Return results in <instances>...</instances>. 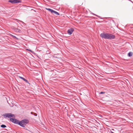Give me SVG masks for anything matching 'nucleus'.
I'll return each instance as SVG.
<instances>
[{"mask_svg": "<svg viewBox=\"0 0 133 133\" xmlns=\"http://www.w3.org/2000/svg\"><path fill=\"white\" fill-rule=\"evenodd\" d=\"M100 36L102 38L107 39H114L115 38L114 35L108 33H102L100 35Z\"/></svg>", "mask_w": 133, "mask_h": 133, "instance_id": "nucleus-1", "label": "nucleus"}, {"mask_svg": "<svg viewBox=\"0 0 133 133\" xmlns=\"http://www.w3.org/2000/svg\"><path fill=\"white\" fill-rule=\"evenodd\" d=\"M28 122L29 121L28 120L25 119L19 122L18 124L22 127H24L25 125L28 123Z\"/></svg>", "mask_w": 133, "mask_h": 133, "instance_id": "nucleus-2", "label": "nucleus"}, {"mask_svg": "<svg viewBox=\"0 0 133 133\" xmlns=\"http://www.w3.org/2000/svg\"><path fill=\"white\" fill-rule=\"evenodd\" d=\"M5 118L8 117L10 118L11 117L13 118H15V116L14 115L11 114V113H6L5 114L3 115Z\"/></svg>", "mask_w": 133, "mask_h": 133, "instance_id": "nucleus-3", "label": "nucleus"}, {"mask_svg": "<svg viewBox=\"0 0 133 133\" xmlns=\"http://www.w3.org/2000/svg\"><path fill=\"white\" fill-rule=\"evenodd\" d=\"M21 2L20 0H10L9 2H10L13 3H19Z\"/></svg>", "mask_w": 133, "mask_h": 133, "instance_id": "nucleus-4", "label": "nucleus"}, {"mask_svg": "<svg viewBox=\"0 0 133 133\" xmlns=\"http://www.w3.org/2000/svg\"><path fill=\"white\" fill-rule=\"evenodd\" d=\"M10 120L11 121L15 123H18L19 122L16 119L14 118H10Z\"/></svg>", "mask_w": 133, "mask_h": 133, "instance_id": "nucleus-5", "label": "nucleus"}, {"mask_svg": "<svg viewBox=\"0 0 133 133\" xmlns=\"http://www.w3.org/2000/svg\"><path fill=\"white\" fill-rule=\"evenodd\" d=\"M74 31V29L72 28H71L68 30L67 31L69 35H71L72 33Z\"/></svg>", "mask_w": 133, "mask_h": 133, "instance_id": "nucleus-6", "label": "nucleus"}, {"mask_svg": "<svg viewBox=\"0 0 133 133\" xmlns=\"http://www.w3.org/2000/svg\"><path fill=\"white\" fill-rule=\"evenodd\" d=\"M46 9L47 10H48L50 12L52 13H53V12H54V10H52L51 9H49V8H46Z\"/></svg>", "mask_w": 133, "mask_h": 133, "instance_id": "nucleus-7", "label": "nucleus"}, {"mask_svg": "<svg viewBox=\"0 0 133 133\" xmlns=\"http://www.w3.org/2000/svg\"><path fill=\"white\" fill-rule=\"evenodd\" d=\"M14 30L16 32H19L20 31L19 29H17V28H15Z\"/></svg>", "mask_w": 133, "mask_h": 133, "instance_id": "nucleus-8", "label": "nucleus"}, {"mask_svg": "<svg viewBox=\"0 0 133 133\" xmlns=\"http://www.w3.org/2000/svg\"><path fill=\"white\" fill-rule=\"evenodd\" d=\"M53 13H54L56 15H59V14L58 12H57L56 11H54V12H53Z\"/></svg>", "mask_w": 133, "mask_h": 133, "instance_id": "nucleus-9", "label": "nucleus"}, {"mask_svg": "<svg viewBox=\"0 0 133 133\" xmlns=\"http://www.w3.org/2000/svg\"><path fill=\"white\" fill-rule=\"evenodd\" d=\"M1 127L2 128H5L6 127V126L5 125H3V124L1 125Z\"/></svg>", "mask_w": 133, "mask_h": 133, "instance_id": "nucleus-10", "label": "nucleus"}, {"mask_svg": "<svg viewBox=\"0 0 133 133\" xmlns=\"http://www.w3.org/2000/svg\"><path fill=\"white\" fill-rule=\"evenodd\" d=\"M132 53H131V52H129V53H128V55H129V56H132Z\"/></svg>", "mask_w": 133, "mask_h": 133, "instance_id": "nucleus-11", "label": "nucleus"}, {"mask_svg": "<svg viewBox=\"0 0 133 133\" xmlns=\"http://www.w3.org/2000/svg\"><path fill=\"white\" fill-rule=\"evenodd\" d=\"M23 80L24 81H25L26 82H28L27 80L24 78H23Z\"/></svg>", "mask_w": 133, "mask_h": 133, "instance_id": "nucleus-12", "label": "nucleus"}, {"mask_svg": "<svg viewBox=\"0 0 133 133\" xmlns=\"http://www.w3.org/2000/svg\"><path fill=\"white\" fill-rule=\"evenodd\" d=\"M27 50H28L30 52H32V53H33V52L31 50H29V49H26Z\"/></svg>", "mask_w": 133, "mask_h": 133, "instance_id": "nucleus-13", "label": "nucleus"}, {"mask_svg": "<svg viewBox=\"0 0 133 133\" xmlns=\"http://www.w3.org/2000/svg\"><path fill=\"white\" fill-rule=\"evenodd\" d=\"M19 77L21 79H23V78L22 77H21V76H19Z\"/></svg>", "mask_w": 133, "mask_h": 133, "instance_id": "nucleus-14", "label": "nucleus"}, {"mask_svg": "<svg viewBox=\"0 0 133 133\" xmlns=\"http://www.w3.org/2000/svg\"><path fill=\"white\" fill-rule=\"evenodd\" d=\"M105 92H100V94H104V93Z\"/></svg>", "mask_w": 133, "mask_h": 133, "instance_id": "nucleus-15", "label": "nucleus"}, {"mask_svg": "<svg viewBox=\"0 0 133 133\" xmlns=\"http://www.w3.org/2000/svg\"><path fill=\"white\" fill-rule=\"evenodd\" d=\"M11 36H12V37L14 38H16V37L15 36H14L13 35H11Z\"/></svg>", "mask_w": 133, "mask_h": 133, "instance_id": "nucleus-16", "label": "nucleus"}, {"mask_svg": "<svg viewBox=\"0 0 133 133\" xmlns=\"http://www.w3.org/2000/svg\"><path fill=\"white\" fill-rule=\"evenodd\" d=\"M35 116H36L37 115V114H35Z\"/></svg>", "mask_w": 133, "mask_h": 133, "instance_id": "nucleus-17", "label": "nucleus"}, {"mask_svg": "<svg viewBox=\"0 0 133 133\" xmlns=\"http://www.w3.org/2000/svg\"><path fill=\"white\" fill-rule=\"evenodd\" d=\"M111 133H114V132H111Z\"/></svg>", "mask_w": 133, "mask_h": 133, "instance_id": "nucleus-18", "label": "nucleus"}]
</instances>
